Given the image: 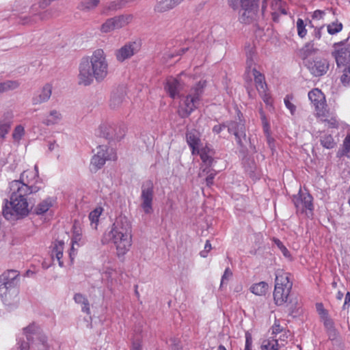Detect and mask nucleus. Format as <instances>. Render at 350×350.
Wrapping results in <instances>:
<instances>
[{
	"label": "nucleus",
	"instance_id": "nucleus-30",
	"mask_svg": "<svg viewBox=\"0 0 350 350\" xmlns=\"http://www.w3.org/2000/svg\"><path fill=\"white\" fill-rule=\"evenodd\" d=\"M252 75H254L256 88L258 93H265V90H267V84L264 76L255 68L252 69Z\"/></svg>",
	"mask_w": 350,
	"mask_h": 350
},
{
	"label": "nucleus",
	"instance_id": "nucleus-48",
	"mask_svg": "<svg viewBox=\"0 0 350 350\" xmlns=\"http://www.w3.org/2000/svg\"><path fill=\"white\" fill-rule=\"evenodd\" d=\"M247 55V65L248 68H251L253 64L254 63V57H255V51L251 48L249 51L246 52Z\"/></svg>",
	"mask_w": 350,
	"mask_h": 350
},
{
	"label": "nucleus",
	"instance_id": "nucleus-61",
	"mask_svg": "<svg viewBox=\"0 0 350 350\" xmlns=\"http://www.w3.org/2000/svg\"><path fill=\"white\" fill-rule=\"evenodd\" d=\"M81 306H82L81 310L83 312H85L87 314L90 313V304H89V301L88 299Z\"/></svg>",
	"mask_w": 350,
	"mask_h": 350
},
{
	"label": "nucleus",
	"instance_id": "nucleus-23",
	"mask_svg": "<svg viewBox=\"0 0 350 350\" xmlns=\"http://www.w3.org/2000/svg\"><path fill=\"white\" fill-rule=\"evenodd\" d=\"M319 51L314 40L306 42L298 51V55L303 60L310 59V57L314 55Z\"/></svg>",
	"mask_w": 350,
	"mask_h": 350
},
{
	"label": "nucleus",
	"instance_id": "nucleus-54",
	"mask_svg": "<svg viewBox=\"0 0 350 350\" xmlns=\"http://www.w3.org/2000/svg\"><path fill=\"white\" fill-rule=\"evenodd\" d=\"M324 26H321L320 27H316L314 29V31L312 33L313 39L314 41L316 40H320L322 36V30L323 29Z\"/></svg>",
	"mask_w": 350,
	"mask_h": 350
},
{
	"label": "nucleus",
	"instance_id": "nucleus-33",
	"mask_svg": "<svg viewBox=\"0 0 350 350\" xmlns=\"http://www.w3.org/2000/svg\"><path fill=\"white\" fill-rule=\"evenodd\" d=\"M268 284L265 282H260L253 284L250 290L256 295L262 296L265 295L268 290Z\"/></svg>",
	"mask_w": 350,
	"mask_h": 350
},
{
	"label": "nucleus",
	"instance_id": "nucleus-46",
	"mask_svg": "<svg viewBox=\"0 0 350 350\" xmlns=\"http://www.w3.org/2000/svg\"><path fill=\"white\" fill-rule=\"evenodd\" d=\"M350 135H347L343 142L342 154L350 157Z\"/></svg>",
	"mask_w": 350,
	"mask_h": 350
},
{
	"label": "nucleus",
	"instance_id": "nucleus-4",
	"mask_svg": "<svg viewBox=\"0 0 350 350\" xmlns=\"http://www.w3.org/2000/svg\"><path fill=\"white\" fill-rule=\"evenodd\" d=\"M259 1L260 0H228V4L233 10H239L238 20L240 23L250 24L261 16L258 12Z\"/></svg>",
	"mask_w": 350,
	"mask_h": 350
},
{
	"label": "nucleus",
	"instance_id": "nucleus-32",
	"mask_svg": "<svg viewBox=\"0 0 350 350\" xmlns=\"http://www.w3.org/2000/svg\"><path fill=\"white\" fill-rule=\"evenodd\" d=\"M64 245V242L63 241H56L52 250V256H55L60 267L64 265V262L61 260L63 256Z\"/></svg>",
	"mask_w": 350,
	"mask_h": 350
},
{
	"label": "nucleus",
	"instance_id": "nucleus-57",
	"mask_svg": "<svg viewBox=\"0 0 350 350\" xmlns=\"http://www.w3.org/2000/svg\"><path fill=\"white\" fill-rule=\"evenodd\" d=\"M261 98L263 101L267 105H271L272 103V100L269 94L267 93V90H265V93L260 94Z\"/></svg>",
	"mask_w": 350,
	"mask_h": 350
},
{
	"label": "nucleus",
	"instance_id": "nucleus-25",
	"mask_svg": "<svg viewBox=\"0 0 350 350\" xmlns=\"http://www.w3.org/2000/svg\"><path fill=\"white\" fill-rule=\"evenodd\" d=\"M126 92L123 87L119 88L113 92L111 100L110 107L113 109L120 107L125 100Z\"/></svg>",
	"mask_w": 350,
	"mask_h": 350
},
{
	"label": "nucleus",
	"instance_id": "nucleus-26",
	"mask_svg": "<svg viewBox=\"0 0 350 350\" xmlns=\"http://www.w3.org/2000/svg\"><path fill=\"white\" fill-rule=\"evenodd\" d=\"M38 166L35 165L34 170H25L21 174L20 180L29 185H36L38 182Z\"/></svg>",
	"mask_w": 350,
	"mask_h": 350
},
{
	"label": "nucleus",
	"instance_id": "nucleus-24",
	"mask_svg": "<svg viewBox=\"0 0 350 350\" xmlns=\"http://www.w3.org/2000/svg\"><path fill=\"white\" fill-rule=\"evenodd\" d=\"M198 154L203 163V165L201 169L205 165V167H211L214 162L213 155L214 151L208 146H205L202 148H198L196 151V154Z\"/></svg>",
	"mask_w": 350,
	"mask_h": 350
},
{
	"label": "nucleus",
	"instance_id": "nucleus-14",
	"mask_svg": "<svg viewBox=\"0 0 350 350\" xmlns=\"http://www.w3.org/2000/svg\"><path fill=\"white\" fill-rule=\"evenodd\" d=\"M305 64L310 73L315 77L325 75L329 68V63L327 59L320 57H316L312 59H308Z\"/></svg>",
	"mask_w": 350,
	"mask_h": 350
},
{
	"label": "nucleus",
	"instance_id": "nucleus-56",
	"mask_svg": "<svg viewBox=\"0 0 350 350\" xmlns=\"http://www.w3.org/2000/svg\"><path fill=\"white\" fill-rule=\"evenodd\" d=\"M74 300L76 303L82 305L85 301H86L87 298L81 293H77L74 296Z\"/></svg>",
	"mask_w": 350,
	"mask_h": 350
},
{
	"label": "nucleus",
	"instance_id": "nucleus-1",
	"mask_svg": "<svg viewBox=\"0 0 350 350\" xmlns=\"http://www.w3.org/2000/svg\"><path fill=\"white\" fill-rule=\"evenodd\" d=\"M79 83L90 85L94 79L98 82L103 81L108 75L109 64L106 54L101 49L95 50L91 56L82 59L79 64Z\"/></svg>",
	"mask_w": 350,
	"mask_h": 350
},
{
	"label": "nucleus",
	"instance_id": "nucleus-58",
	"mask_svg": "<svg viewBox=\"0 0 350 350\" xmlns=\"http://www.w3.org/2000/svg\"><path fill=\"white\" fill-rule=\"evenodd\" d=\"M211 244L209 241H206L205 246H204V250L203 251L200 252V256L203 258H206L207 256L208 252L211 250Z\"/></svg>",
	"mask_w": 350,
	"mask_h": 350
},
{
	"label": "nucleus",
	"instance_id": "nucleus-41",
	"mask_svg": "<svg viewBox=\"0 0 350 350\" xmlns=\"http://www.w3.org/2000/svg\"><path fill=\"white\" fill-rule=\"evenodd\" d=\"M321 121L327 123V125L330 128H337L338 126V120L334 116H329L325 109V116H321Z\"/></svg>",
	"mask_w": 350,
	"mask_h": 350
},
{
	"label": "nucleus",
	"instance_id": "nucleus-3",
	"mask_svg": "<svg viewBox=\"0 0 350 350\" xmlns=\"http://www.w3.org/2000/svg\"><path fill=\"white\" fill-rule=\"evenodd\" d=\"M19 272L14 269L0 275V296L5 305L16 306L19 301Z\"/></svg>",
	"mask_w": 350,
	"mask_h": 350
},
{
	"label": "nucleus",
	"instance_id": "nucleus-50",
	"mask_svg": "<svg viewBox=\"0 0 350 350\" xmlns=\"http://www.w3.org/2000/svg\"><path fill=\"white\" fill-rule=\"evenodd\" d=\"M324 325L326 327L327 332H333L334 336L337 335L336 331L334 327V322L332 319L326 318L324 321Z\"/></svg>",
	"mask_w": 350,
	"mask_h": 350
},
{
	"label": "nucleus",
	"instance_id": "nucleus-47",
	"mask_svg": "<svg viewBox=\"0 0 350 350\" xmlns=\"http://www.w3.org/2000/svg\"><path fill=\"white\" fill-rule=\"evenodd\" d=\"M330 13V11L329 10H315L312 15V18L314 20H321L323 19L324 16L327 14Z\"/></svg>",
	"mask_w": 350,
	"mask_h": 350
},
{
	"label": "nucleus",
	"instance_id": "nucleus-53",
	"mask_svg": "<svg viewBox=\"0 0 350 350\" xmlns=\"http://www.w3.org/2000/svg\"><path fill=\"white\" fill-rule=\"evenodd\" d=\"M341 81L343 83H350V66L348 69L344 70V74L341 77Z\"/></svg>",
	"mask_w": 350,
	"mask_h": 350
},
{
	"label": "nucleus",
	"instance_id": "nucleus-13",
	"mask_svg": "<svg viewBox=\"0 0 350 350\" xmlns=\"http://www.w3.org/2000/svg\"><path fill=\"white\" fill-rule=\"evenodd\" d=\"M133 19L132 15H121L116 17L107 19L101 27L100 31L103 33H109L115 29H118L128 25Z\"/></svg>",
	"mask_w": 350,
	"mask_h": 350
},
{
	"label": "nucleus",
	"instance_id": "nucleus-40",
	"mask_svg": "<svg viewBox=\"0 0 350 350\" xmlns=\"http://www.w3.org/2000/svg\"><path fill=\"white\" fill-rule=\"evenodd\" d=\"M261 348L262 350H278L279 344L277 340L268 339L262 342Z\"/></svg>",
	"mask_w": 350,
	"mask_h": 350
},
{
	"label": "nucleus",
	"instance_id": "nucleus-19",
	"mask_svg": "<svg viewBox=\"0 0 350 350\" xmlns=\"http://www.w3.org/2000/svg\"><path fill=\"white\" fill-rule=\"evenodd\" d=\"M293 202L297 212H312L313 209L312 197L309 193H299L297 196H294Z\"/></svg>",
	"mask_w": 350,
	"mask_h": 350
},
{
	"label": "nucleus",
	"instance_id": "nucleus-29",
	"mask_svg": "<svg viewBox=\"0 0 350 350\" xmlns=\"http://www.w3.org/2000/svg\"><path fill=\"white\" fill-rule=\"evenodd\" d=\"M179 3L178 0H161L157 2L154 11L160 13L167 12Z\"/></svg>",
	"mask_w": 350,
	"mask_h": 350
},
{
	"label": "nucleus",
	"instance_id": "nucleus-16",
	"mask_svg": "<svg viewBox=\"0 0 350 350\" xmlns=\"http://www.w3.org/2000/svg\"><path fill=\"white\" fill-rule=\"evenodd\" d=\"M308 98L314 106L318 116H325V98L323 92L319 89H314L308 92Z\"/></svg>",
	"mask_w": 350,
	"mask_h": 350
},
{
	"label": "nucleus",
	"instance_id": "nucleus-37",
	"mask_svg": "<svg viewBox=\"0 0 350 350\" xmlns=\"http://www.w3.org/2000/svg\"><path fill=\"white\" fill-rule=\"evenodd\" d=\"M209 167H204V168L202 169L201 171L199 172V176L201 178L206 176L205 179H206V185L208 186H211L213 185V179L216 174V172L214 170L210 169Z\"/></svg>",
	"mask_w": 350,
	"mask_h": 350
},
{
	"label": "nucleus",
	"instance_id": "nucleus-28",
	"mask_svg": "<svg viewBox=\"0 0 350 350\" xmlns=\"http://www.w3.org/2000/svg\"><path fill=\"white\" fill-rule=\"evenodd\" d=\"M126 131L124 126H109L107 128L106 137L110 139L120 140L125 135Z\"/></svg>",
	"mask_w": 350,
	"mask_h": 350
},
{
	"label": "nucleus",
	"instance_id": "nucleus-12",
	"mask_svg": "<svg viewBox=\"0 0 350 350\" xmlns=\"http://www.w3.org/2000/svg\"><path fill=\"white\" fill-rule=\"evenodd\" d=\"M11 196L18 198H26L25 197L32 193L40 190V187L36 185H29L21 180H13L10 183Z\"/></svg>",
	"mask_w": 350,
	"mask_h": 350
},
{
	"label": "nucleus",
	"instance_id": "nucleus-45",
	"mask_svg": "<svg viewBox=\"0 0 350 350\" xmlns=\"http://www.w3.org/2000/svg\"><path fill=\"white\" fill-rule=\"evenodd\" d=\"M24 128L21 125H18L15 127L13 133L12 137L15 141H19L22 136L24 135Z\"/></svg>",
	"mask_w": 350,
	"mask_h": 350
},
{
	"label": "nucleus",
	"instance_id": "nucleus-51",
	"mask_svg": "<svg viewBox=\"0 0 350 350\" xmlns=\"http://www.w3.org/2000/svg\"><path fill=\"white\" fill-rule=\"evenodd\" d=\"M274 242L277 247L280 249V250L282 252L283 255L285 257H289L290 254L286 247L283 245V243L279 239H274Z\"/></svg>",
	"mask_w": 350,
	"mask_h": 350
},
{
	"label": "nucleus",
	"instance_id": "nucleus-36",
	"mask_svg": "<svg viewBox=\"0 0 350 350\" xmlns=\"http://www.w3.org/2000/svg\"><path fill=\"white\" fill-rule=\"evenodd\" d=\"M83 244V241H82V237L81 235L79 233L75 232L72 238V246L70 248V250L69 252V257L70 259V261L72 262L75 256L76 253L75 252V245H77L78 246H80Z\"/></svg>",
	"mask_w": 350,
	"mask_h": 350
},
{
	"label": "nucleus",
	"instance_id": "nucleus-59",
	"mask_svg": "<svg viewBox=\"0 0 350 350\" xmlns=\"http://www.w3.org/2000/svg\"><path fill=\"white\" fill-rule=\"evenodd\" d=\"M170 341L172 342L173 350H181V346L180 345V341L176 338H171Z\"/></svg>",
	"mask_w": 350,
	"mask_h": 350
},
{
	"label": "nucleus",
	"instance_id": "nucleus-17",
	"mask_svg": "<svg viewBox=\"0 0 350 350\" xmlns=\"http://www.w3.org/2000/svg\"><path fill=\"white\" fill-rule=\"evenodd\" d=\"M139 49L140 44L139 42H128L122 46L120 49L116 51L115 55L116 59L120 62H122L137 53Z\"/></svg>",
	"mask_w": 350,
	"mask_h": 350
},
{
	"label": "nucleus",
	"instance_id": "nucleus-6",
	"mask_svg": "<svg viewBox=\"0 0 350 350\" xmlns=\"http://www.w3.org/2000/svg\"><path fill=\"white\" fill-rule=\"evenodd\" d=\"M292 286L293 283L290 280V274L283 270H277L273 291L275 304L280 306L287 302Z\"/></svg>",
	"mask_w": 350,
	"mask_h": 350
},
{
	"label": "nucleus",
	"instance_id": "nucleus-39",
	"mask_svg": "<svg viewBox=\"0 0 350 350\" xmlns=\"http://www.w3.org/2000/svg\"><path fill=\"white\" fill-rule=\"evenodd\" d=\"M321 144L327 149L335 147L336 142L330 134H323L320 137Z\"/></svg>",
	"mask_w": 350,
	"mask_h": 350
},
{
	"label": "nucleus",
	"instance_id": "nucleus-27",
	"mask_svg": "<svg viewBox=\"0 0 350 350\" xmlns=\"http://www.w3.org/2000/svg\"><path fill=\"white\" fill-rule=\"evenodd\" d=\"M186 139L188 145L191 148V153L196 154V151L199 148L200 142L199 133L196 130H191L187 132Z\"/></svg>",
	"mask_w": 350,
	"mask_h": 350
},
{
	"label": "nucleus",
	"instance_id": "nucleus-44",
	"mask_svg": "<svg viewBox=\"0 0 350 350\" xmlns=\"http://www.w3.org/2000/svg\"><path fill=\"white\" fill-rule=\"evenodd\" d=\"M297 34L301 38H304L307 34L306 24L301 18H298L296 23Z\"/></svg>",
	"mask_w": 350,
	"mask_h": 350
},
{
	"label": "nucleus",
	"instance_id": "nucleus-2",
	"mask_svg": "<svg viewBox=\"0 0 350 350\" xmlns=\"http://www.w3.org/2000/svg\"><path fill=\"white\" fill-rule=\"evenodd\" d=\"M108 236L116 246L118 256H124L132 243L131 225L129 219L124 216L118 217Z\"/></svg>",
	"mask_w": 350,
	"mask_h": 350
},
{
	"label": "nucleus",
	"instance_id": "nucleus-18",
	"mask_svg": "<svg viewBox=\"0 0 350 350\" xmlns=\"http://www.w3.org/2000/svg\"><path fill=\"white\" fill-rule=\"evenodd\" d=\"M338 67L346 66L350 64V46H343L340 44H335V49L332 52Z\"/></svg>",
	"mask_w": 350,
	"mask_h": 350
},
{
	"label": "nucleus",
	"instance_id": "nucleus-5",
	"mask_svg": "<svg viewBox=\"0 0 350 350\" xmlns=\"http://www.w3.org/2000/svg\"><path fill=\"white\" fill-rule=\"evenodd\" d=\"M204 82L199 81L191 88L188 94L185 96L180 104L178 114L181 118L188 117L192 111L197 109L204 92Z\"/></svg>",
	"mask_w": 350,
	"mask_h": 350
},
{
	"label": "nucleus",
	"instance_id": "nucleus-8",
	"mask_svg": "<svg viewBox=\"0 0 350 350\" xmlns=\"http://www.w3.org/2000/svg\"><path fill=\"white\" fill-rule=\"evenodd\" d=\"M29 345H35L39 350H49L47 336L40 331L39 326L35 323L30 324L23 329Z\"/></svg>",
	"mask_w": 350,
	"mask_h": 350
},
{
	"label": "nucleus",
	"instance_id": "nucleus-63",
	"mask_svg": "<svg viewBox=\"0 0 350 350\" xmlns=\"http://www.w3.org/2000/svg\"><path fill=\"white\" fill-rule=\"evenodd\" d=\"M131 350H142V345L139 341H134L132 345Z\"/></svg>",
	"mask_w": 350,
	"mask_h": 350
},
{
	"label": "nucleus",
	"instance_id": "nucleus-22",
	"mask_svg": "<svg viewBox=\"0 0 350 350\" xmlns=\"http://www.w3.org/2000/svg\"><path fill=\"white\" fill-rule=\"evenodd\" d=\"M165 90L172 98H178L180 96L183 85L178 79L170 77L166 81Z\"/></svg>",
	"mask_w": 350,
	"mask_h": 350
},
{
	"label": "nucleus",
	"instance_id": "nucleus-42",
	"mask_svg": "<svg viewBox=\"0 0 350 350\" xmlns=\"http://www.w3.org/2000/svg\"><path fill=\"white\" fill-rule=\"evenodd\" d=\"M342 24L336 21L327 25V30L329 34L334 35L341 31L342 29Z\"/></svg>",
	"mask_w": 350,
	"mask_h": 350
},
{
	"label": "nucleus",
	"instance_id": "nucleus-11",
	"mask_svg": "<svg viewBox=\"0 0 350 350\" xmlns=\"http://www.w3.org/2000/svg\"><path fill=\"white\" fill-rule=\"evenodd\" d=\"M154 197V185L151 180L145 181L142 185L141 206L146 214L152 211V201Z\"/></svg>",
	"mask_w": 350,
	"mask_h": 350
},
{
	"label": "nucleus",
	"instance_id": "nucleus-21",
	"mask_svg": "<svg viewBox=\"0 0 350 350\" xmlns=\"http://www.w3.org/2000/svg\"><path fill=\"white\" fill-rule=\"evenodd\" d=\"M52 85L45 84L40 90L36 92L32 98V104L40 105L49 100L52 94Z\"/></svg>",
	"mask_w": 350,
	"mask_h": 350
},
{
	"label": "nucleus",
	"instance_id": "nucleus-55",
	"mask_svg": "<svg viewBox=\"0 0 350 350\" xmlns=\"http://www.w3.org/2000/svg\"><path fill=\"white\" fill-rule=\"evenodd\" d=\"M284 104L286 108L290 110L291 114H293L295 111L296 107L289 100L288 96L284 98Z\"/></svg>",
	"mask_w": 350,
	"mask_h": 350
},
{
	"label": "nucleus",
	"instance_id": "nucleus-52",
	"mask_svg": "<svg viewBox=\"0 0 350 350\" xmlns=\"http://www.w3.org/2000/svg\"><path fill=\"white\" fill-rule=\"evenodd\" d=\"M263 130L265 134L270 133V126L262 111L260 112Z\"/></svg>",
	"mask_w": 350,
	"mask_h": 350
},
{
	"label": "nucleus",
	"instance_id": "nucleus-9",
	"mask_svg": "<svg viewBox=\"0 0 350 350\" xmlns=\"http://www.w3.org/2000/svg\"><path fill=\"white\" fill-rule=\"evenodd\" d=\"M228 131L235 137L237 143L243 148L249 141L246 135V127L245 120L239 117L238 120L226 122Z\"/></svg>",
	"mask_w": 350,
	"mask_h": 350
},
{
	"label": "nucleus",
	"instance_id": "nucleus-15",
	"mask_svg": "<svg viewBox=\"0 0 350 350\" xmlns=\"http://www.w3.org/2000/svg\"><path fill=\"white\" fill-rule=\"evenodd\" d=\"M268 4L271 6V14L273 20L278 21L279 14H286L284 0H263L261 8V16L264 17L265 10Z\"/></svg>",
	"mask_w": 350,
	"mask_h": 350
},
{
	"label": "nucleus",
	"instance_id": "nucleus-34",
	"mask_svg": "<svg viewBox=\"0 0 350 350\" xmlns=\"http://www.w3.org/2000/svg\"><path fill=\"white\" fill-rule=\"evenodd\" d=\"M103 208L102 207H96L94 210L91 211L89 214V219L92 228L96 229L99 217L102 214Z\"/></svg>",
	"mask_w": 350,
	"mask_h": 350
},
{
	"label": "nucleus",
	"instance_id": "nucleus-31",
	"mask_svg": "<svg viewBox=\"0 0 350 350\" xmlns=\"http://www.w3.org/2000/svg\"><path fill=\"white\" fill-rule=\"evenodd\" d=\"M62 119V113L55 110H51L43 120V124L46 126L57 124Z\"/></svg>",
	"mask_w": 350,
	"mask_h": 350
},
{
	"label": "nucleus",
	"instance_id": "nucleus-38",
	"mask_svg": "<svg viewBox=\"0 0 350 350\" xmlns=\"http://www.w3.org/2000/svg\"><path fill=\"white\" fill-rule=\"evenodd\" d=\"M52 206V200L50 198H47L40 204L35 208L33 212L36 215H42L45 213L49 208Z\"/></svg>",
	"mask_w": 350,
	"mask_h": 350
},
{
	"label": "nucleus",
	"instance_id": "nucleus-20",
	"mask_svg": "<svg viewBox=\"0 0 350 350\" xmlns=\"http://www.w3.org/2000/svg\"><path fill=\"white\" fill-rule=\"evenodd\" d=\"M14 115L11 111L5 112L0 118V144L5 141L13 124Z\"/></svg>",
	"mask_w": 350,
	"mask_h": 350
},
{
	"label": "nucleus",
	"instance_id": "nucleus-64",
	"mask_svg": "<svg viewBox=\"0 0 350 350\" xmlns=\"http://www.w3.org/2000/svg\"><path fill=\"white\" fill-rule=\"evenodd\" d=\"M243 291V285L241 283H237L233 288V291L237 293H240Z\"/></svg>",
	"mask_w": 350,
	"mask_h": 350
},
{
	"label": "nucleus",
	"instance_id": "nucleus-49",
	"mask_svg": "<svg viewBox=\"0 0 350 350\" xmlns=\"http://www.w3.org/2000/svg\"><path fill=\"white\" fill-rule=\"evenodd\" d=\"M232 275V272L231 270L228 267L225 269L224 273L221 277V284H220V288L223 286L225 284H227V282L229 281L230 278Z\"/></svg>",
	"mask_w": 350,
	"mask_h": 350
},
{
	"label": "nucleus",
	"instance_id": "nucleus-10",
	"mask_svg": "<svg viewBox=\"0 0 350 350\" xmlns=\"http://www.w3.org/2000/svg\"><path fill=\"white\" fill-rule=\"evenodd\" d=\"M97 153L92 157L91 165L97 170L102 167L107 160H116V153L113 148H107V146H99Z\"/></svg>",
	"mask_w": 350,
	"mask_h": 350
},
{
	"label": "nucleus",
	"instance_id": "nucleus-35",
	"mask_svg": "<svg viewBox=\"0 0 350 350\" xmlns=\"http://www.w3.org/2000/svg\"><path fill=\"white\" fill-rule=\"evenodd\" d=\"M18 81L8 80L0 82V94L16 90L19 87Z\"/></svg>",
	"mask_w": 350,
	"mask_h": 350
},
{
	"label": "nucleus",
	"instance_id": "nucleus-60",
	"mask_svg": "<svg viewBox=\"0 0 350 350\" xmlns=\"http://www.w3.org/2000/svg\"><path fill=\"white\" fill-rule=\"evenodd\" d=\"M227 128L226 122L222 124H217L213 126V131L217 134L219 133L224 129Z\"/></svg>",
	"mask_w": 350,
	"mask_h": 350
},
{
	"label": "nucleus",
	"instance_id": "nucleus-62",
	"mask_svg": "<svg viewBox=\"0 0 350 350\" xmlns=\"http://www.w3.org/2000/svg\"><path fill=\"white\" fill-rule=\"evenodd\" d=\"M349 303H350V293L347 292L346 293L345 297V303L343 304V309L345 310L347 308H348Z\"/></svg>",
	"mask_w": 350,
	"mask_h": 350
},
{
	"label": "nucleus",
	"instance_id": "nucleus-43",
	"mask_svg": "<svg viewBox=\"0 0 350 350\" xmlns=\"http://www.w3.org/2000/svg\"><path fill=\"white\" fill-rule=\"evenodd\" d=\"M99 0H85L81 3V8L83 10H92L99 3Z\"/></svg>",
	"mask_w": 350,
	"mask_h": 350
},
{
	"label": "nucleus",
	"instance_id": "nucleus-7",
	"mask_svg": "<svg viewBox=\"0 0 350 350\" xmlns=\"http://www.w3.org/2000/svg\"><path fill=\"white\" fill-rule=\"evenodd\" d=\"M5 201L2 213L7 220L23 218L29 214L30 209L26 198L10 196V201Z\"/></svg>",
	"mask_w": 350,
	"mask_h": 350
}]
</instances>
